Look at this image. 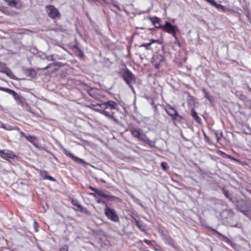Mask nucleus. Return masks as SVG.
Wrapping results in <instances>:
<instances>
[{"label":"nucleus","instance_id":"4c0bfd02","mask_svg":"<svg viewBox=\"0 0 251 251\" xmlns=\"http://www.w3.org/2000/svg\"><path fill=\"white\" fill-rule=\"evenodd\" d=\"M0 90L7 92V93H9V94H10L11 92L12 91V90L10 89L9 88H3V87H0Z\"/></svg>","mask_w":251,"mask_h":251},{"label":"nucleus","instance_id":"1a4fd4ad","mask_svg":"<svg viewBox=\"0 0 251 251\" xmlns=\"http://www.w3.org/2000/svg\"><path fill=\"white\" fill-rule=\"evenodd\" d=\"M10 94L13 96L17 104L20 105L22 107L25 105L26 100L23 96L19 95L13 90L12 91Z\"/></svg>","mask_w":251,"mask_h":251},{"label":"nucleus","instance_id":"864d4df0","mask_svg":"<svg viewBox=\"0 0 251 251\" xmlns=\"http://www.w3.org/2000/svg\"><path fill=\"white\" fill-rule=\"evenodd\" d=\"M20 134H21V136H23V137H25V136H26L25 133L23 131H20Z\"/></svg>","mask_w":251,"mask_h":251},{"label":"nucleus","instance_id":"c9c22d12","mask_svg":"<svg viewBox=\"0 0 251 251\" xmlns=\"http://www.w3.org/2000/svg\"><path fill=\"white\" fill-rule=\"evenodd\" d=\"M152 44V42H150L149 43H144L143 44H142L140 47H145L146 48L147 50H149L150 49V47L151 46V45Z\"/></svg>","mask_w":251,"mask_h":251},{"label":"nucleus","instance_id":"20e7f679","mask_svg":"<svg viewBox=\"0 0 251 251\" xmlns=\"http://www.w3.org/2000/svg\"><path fill=\"white\" fill-rule=\"evenodd\" d=\"M104 213L107 217L112 221L114 222L119 221V216L114 209L106 206L104 210Z\"/></svg>","mask_w":251,"mask_h":251},{"label":"nucleus","instance_id":"ddd939ff","mask_svg":"<svg viewBox=\"0 0 251 251\" xmlns=\"http://www.w3.org/2000/svg\"><path fill=\"white\" fill-rule=\"evenodd\" d=\"M64 153L67 156L70 157L72 159L75 161L76 162L78 163V164H82L85 163L83 159L79 158L76 156H75L73 153H70L69 151H67L66 150H64Z\"/></svg>","mask_w":251,"mask_h":251},{"label":"nucleus","instance_id":"a18cd8bd","mask_svg":"<svg viewBox=\"0 0 251 251\" xmlns=\"http://www.w3.org/2000/svg\"><path fill=\"white\" fill-rule=\"evenodd\" d=\"M167 164L166 162H163L161 163V167L163 169V170H166L167 169L166 166Z\"/></svg>","mask_w":251,"mask_h":251},{"label":"nucleus","instance_id":"ea45409f","mask_svg":"<svg viewBox=\"0 0 251 251\" xmlns=\"http://www.w3.org/2000/svg\"><path fill=\"white\" fill-rule=\"evenodd\" d=\"M54 55H51L50 56H46L45 58L49 61H53L55 60V58H54Z\"/></svg>","mask_w":251,"mask_h":251},{"label":"nucleus","instance_id":"49530a36","mask_svg":"<svg viewBox=\"0 0 251 251\" xmlns=\"http://www.w3.org/2000/svg\"><path fill=\"white\" fill-rule=\"evenodd\" d=\"M46 179H48V180H50L52 181H55V180H56V179L54 177H53L51 176H50L49 175L48 176V177Z\"/></svg>","mask_w":251,"mask_h":251},{"label":"nucleus","instance_id":"de8ad7c7","mask_svg":"<svg viewBox=\"0 0 251 251\" xmlns=\"http://www.w3.org/2000/svg\"><path fill=\"white\" fill-rule=\"evenodd\" d=\"M210 4H211L212 6H215L216 4V2L214 0H211L210 2H209Z\"/></svg>","mask_w":251,"mask_h":251},{"label":"nucleus","instance_id":"aec40b11","mask_svg":"<svg viewBox=\"0 0 251 251\" xmlns=\"http://www.w3.org/2000/svg\"><path fill=\"white\" fill-rule=\"evenodd\" d=\"M6 2L9 6L11 7H15L18 8L20 7V5L18 3V0H4Z\"/></svg>","mask_w":251,"mask_h":251},{"label":"nucleus","instance_id":"7ed1b4c3","mask_svg":"<svg viewBox=\"0 0 251 251\" xmlns=\"http://www.w3.org/2000/svg\"><path fill=\"white\" fill-rule=\"evenodd\" d=\"M165 109L167 114L172 117L173 120L180 121L182 120V117L180 115L176 109L171 105H169Z\"/></svg>","mask_w":251,"mask_h":251},{"label":"nucleus","instance_id":"a878e982","mask_svg":"<svg viewBox=\"0 0 251 251\" xmlns=\"http://www.w3.org/2000/svg\"><path fill=\"white\" fill-rule=\"evenodd\" d=\"M165 241H166V242L168 245H169L170 246H171V247H172L174 248H176V246L175 244V241L171 237H170L169 236L166 237L165 238Z\"/></svg>","mask_w":251,"mask_h":251},{"label":"nucleus","instance_id":"473e14b6","mask_svg":"<svg viewBox=\"0 0 251 251\" xmlns=\"http://www.w3.org/2000/svg\"><path fill=\"white\" fill-rule=\"evenodd\" d=\"M244 103L248 107L251 108V100L247 98Z\"/></svg>","mask_w":251,"mask_h":251},{"label":"nucleus","instance_id":"b1692460","mask_svg":"<svg viewBox=\"0 0 251 251\" xmlns=\"http://www.w3.org/2000/svg\"><path fill=\"white\" fill-rule=\"evenodd\" d=\"M0 65L3 66V70H0V71L5 73L8 76H10L12 74L11 71L8 68H7L4 64L1 63Z\"/></svg>","mask_w":251,"mask_h":251},{"label":"nucleus","instance_id":"338daca9","mask_svg":"<svg viewBox=\"0 0 251 251\" xmlns=\"http://www.w3.org/2000/svg\"><path fill=\"white\" fill-rule=\"evenodd\" d=\"M144 251H150L149 250H145Z\"/></svg>","mask_w":251,"mask_h":251},{"label":"nucleus","instance_id":"e2e57ef3","mask_svg":"<svg viewBox=\"0 0 251 251\" xmlns=\"http://www.w3.org/2000/svg\"><path fill=\"white\" fill-rule=\"evenodd\" d=\"M205 0L209 3V2H210L211 0Z\"/></svg>","mask_w":251,"mask_h":251},{"label":"nucleus","instance_id":"4468645a","mask_svg":"<svg viewBox=\"0 0 251 251\" xmlns=\"http://www.w3.org/2000/svg\"><path fill=\"white\" fill-rule=\"evenodd\" d=\"M149 19L156 28H161L162 29L163 25H161V20L160 18L154 16L149 17Z\"/></svg>","mask_w":251,"mask_h":251},{"label":"nucleus","instance_id":"bb28decb","mask_svg":"<svg viewBox=\"0 0 251 251\" xmlns=\"http://www.w3.org/2000/svg\"><path fill=\"white\" fill-rule=\"evenodd\" d=\"M101 104H102V103H96L95 104L92 103L91 104L87 105V106L88 107H89V108L92 109L93 110L95 111V109H101L100 106V105H101Z\"/></svg>","mask_w":251,"mask_h":251},{"label":"nucleus","instance_id":"0e129e2a","mask_svg":"<svg viewBox=\"0 0 251 251\" xmlns=\"http://www.w3.org/2000/svg\"><path fill=\"white\" fill-rule=\"evenodd\" d=\"M151 104H152V105H154V102H153V100H152Z\"/></svg>","mask_w":251,"mask_h":251},{"label":"nucleus","instance_id":"6e6552de","mask_svg":"<svg viewBox=\"0 0 251 251\" xmlns=\"http://www.w3.org/2000/svg\"><path fill=\"white\" fill-rule=\"evenodd\" d=\"M162 30L164 31L169 33H174V31H178V29L176 25H173L170 22L166 21L162 26Z\"/></svg>","mask_w":251,"mask_h":251},{"label":"nucleus","instance_id":"603ef678","mask_svg":"<svg viewBox=\"0 0 251 251\" xmlns=\"http://www.w3.org/2000/svg\"><path fill=\"white\" fill-rule=\"evenodd\" d=\"M177 31H174V33H171L170 34H172L173 36L176 38V39H177V37L176 36V33Z\"/></svg>","mask_w":251,"mask_h":251},{"label":"nucleus","instance_id":"412c9836","mask_svg":"<svg viewBox=\"0 0 251 251\" xmlns=\"http://www.w3.org/2000/svg\"><path fill=\"white\" fill-rule=\"evenodd\" d=\"M141 140L144 143L148 144L151 147H153L154 146V143L150 140L148 137H146V136L145 134L144 136H142Z\"/></svg>","mask_w":251,"mask_h":251},{"label":"nucleus","instance_id":"680f3d73","mask_svg":"<svg viewBox=\"0 0 251 251\" xmlns=\"http://www.w3.org/2000/svg\"><path fill=\"white\" fill-rule=\"evenodd\" d=\"M205 0L209 3V2H210L211 0Z\"/></svg>","mask_w":251,"mask_h":251},{"label":"nucleus","instance_id":"2eb2a0df","mask_svg":"<svg viewBox=\"0 0 251 251\" xmlns=\"http://www.w3.org/2000/svg\"><path fill=\"white\" fill-rule=\"evenodd\" d=\"M132 223L135 222L136 226L139 228V229L144 232L146 234L147 233V232L145 230V225L141 221H139L137 220L136 218L133 217Z\"/></svg>","mask_w":251,"mask_h":251},{"label":"nucleus","instance_id":"09e8293b","mask_svg":"<svg viewBox=\"0 0 251 251\" xmlns=\"http://www.w3.org/2000/svg\"><path fill=\"white\" fill-rule=\"evenodd\" d=\"M34 226L35 227L36 231H37L38 229L37 228L38 227V224L36 221L34 222Z\"/></svg>","mask_w":251,"mask_h":251},{"label":"nucleus","instance_id":"5fc2aeb1","mask_svg":"<svg viewBox=\"0 0 251 251\" xmlns=\"http://www.w3.org/2000/svg\"><path fill=\"white\" fill-rule=\"evenodd\" d=\"M113 5H114L115 7H116L118 10H120V7H119L118 5H116V4H115V3H114V4H113Z\"/></svg>","mask_w":251,"mask_h":251},{"label":"nucleus","instance_id":"c03bdc74","mask_svg":"<svg viewBox=\"0 0 251 251\" xmlns=\"http://www.w3.org/2000/svg\"><path fill=\"white\" fill-rule=\"evenodd\" d=\"M143 242H144L145 243H146L147 244H148V245H149L150 246H152V242L151 240H147V239H144L143 240Z\"/></svg>","mask_w":251,"mask_h":251},{"label":"nucleus","instance_id":"5701e85b","mask_svg":"<svg viewBox=\"0 0 251 251\" xmlns=\"http://www.w3.org/2000/svg\"><path fill=\"white\" fill-rule=\"evenodd\" d=\"M25 73L28 76L34 78L36 76V72L32 69H27L25 71Z\"/></svg>","mask_w":251,"mask_h":251},{"label":"nucleus","instance_id":"f257e3e1","mask_svg":"<svg viewBox=\"0 0 251 251\" xmlns=\"http://www.w3.org/2000/svg\"><path fill=\"white\" fill-rule=\"evenodd\" d=\"M121 76L132 92L135 93V90L132 86V84L136 82V77L134 75L130 70L126 68L121 72Z\"/></svg>","mask_w":251,"mask_h":251},{"label":"nucleus","instance_id":"774afa93","mask_svg":"<svg viewBox=\"0 0 251 251\" xmlns=\"http://www.w3.org/2000/svg\"><path fill=\"white\" fill-rule=\"evenodd\" d=\"M250 192V193L251 194V190Z\"/></svg>","mask_w":251,"mask_h":251},{"label":"nucleus","instance_id":"a211bd4d","mask_svg":"<svg viewBox=\"0 0 251 251\" xmlns=\"http://www.w3.org/2000/svg\"><path fill=\"white\" fill-rule=\"evenodd\" d=\"M72 49L74 51L76 55L79 57L80 58H82L84 57V54L82 51L77 45H74Z\"/></svg>","mask_w":251,"mask_h":251},{"label":"nucleus","instance_id":"e433bc0d","mask_svg":"<svg viewBox=\"0 0 251 251\" xmlns=\"http://www.w3.org/2000/svg\"><path fill=\"white\" fill-rule=\"evenodd\" d=\"M215 7L218 9L221 10L222 11H224L225 9V7L224 6L218 3H216Z\"/></svg>","mask_w":251,"mask_h":251},{"label":"nucleus","instance_id":"7c9ffc66","mask_svg":"<svg viewBox=\"0 0 251 251\" xmlns=\"http://www.w3.org/2000/svg\"><path fill=\"white\" fill-rule=\"evenodd\" d=\"M99 195H97V198H95L97 199V202L99 203H102L105 204L107 206V202L103 199L100 198Z\"/></svg>","mask_w":251,"mask_h":251},{"label":"nucleus","instance_id":"423d86ee","mask_svg":"<svg viewBox=\"0 0 251 251\" xmlns=\"http://www.w3.org/2000/svg\"><path fill=\"white\" fill-rule=\"evenodd\" d=\"M46 11L49 17L55 19L60 17L59 11L53 5L46 6Z\"/></svg>","mask_w":251,"mask_h":251},{"label":"nucleus","instance_id":"8fccbe9b","mask_svg":"<svg viewBox=\"0 0 251 251\" xmlns=\"http://www.w3.org/2000/svg\"><path fill=\"white\" fill-rule=\"evenodd\" d=\"M158 232L161 233V234H164V230L163 228H161V227H159L158 228Z\"/></svg>","mask_w":251,"mask_h":251},{"label":"nucleus","instance_id":"a19ab883","mask_svg":"<svg viewBox=\"0 0 251 251\" xmlns=\"http://www.w3.org/2000/svg\"><path fill=\"white\" fill-rule=\"evenodd\" d=\"M215 136H216L217 141H219L222 137V132L219 133L217 131H216L215 133Z\"/></svg>","mask_w":251,"mask_h":251},{"label":"nucleus","instance_id":"f3484780","mask_svg":"<svg viewBox=\"0 0 251 251\" xmlns=\"http://www.w3.org/2000/svg\"><path fill=\"white\" fill-rule=\"evenodd\" d=\"M237 207L239 210L244 214L248 211V207L247 206V204L243 201H241V203H239Z\"/></svg>","mask_w":251,"mask_h":251},{"label":"nucleus","instance_id":"2f4dec72","mask_svg":"<svg viewBox=\"0 0 251 251\" xmlns=\"http://www.w3.org/2000/svg\"><path fill=\"white\" fill-rule=\"evenodd\" d=\"M26 139L31 143H33L36 140V138L35 136H31L30 135L25 136Z\"/></svg>","mask_w":251,"mask_h":251},{"label":"nucleus","instance_id":"dca6fc26","mask_svg":"<svg viewBox=\"0 0 251 251\" xmlns=\"http://www.w3.org/2000/svg\"><path fill=\"white\" fill-rule=\"evenodd\" d=\"M131 133L132 136L140 140L142 139V136L144 135V134L142 132L140 129L133 128L131 130Z\"/></svg>","mask_w":251,"mask_h":251},{"label":"nucleus","instance_id":"79ce46f5","mask_svg":"<svg viewBox=\"0 0 251 251\" xmlns=\"http://www.w3.org/2000/svg\"><path fill=\"white\" fill-rule=\"evenodd\" d=\"M222 153L224 154L226 156V157L227 158H229L230 159H231V160H233L234 161H238V160L234 158H233V157H232L231 155H228V154H226L223 152H222Z\"/></svg>","mask_w":251,"mask_h":251},{"label":"nucleus","instance_id":"0eeeda50","mask_svg":"<svg viewBox=\"0 0 251 251\" xmlns=\"http://www.w3.org/2000/svg\"><path fill=\"white\" fill-rule=\"evenodd\" d=\"M85 90L87 92L90 96L97 100H100L102 98V96L98 93L99 90L96 88L87 86Z\"/></svg>","mask_w":251,"mask_h":251},{"label":"nucleus","instance_id":"c756f323","mask_svg":"<svg viewBox=\"0 0 251 251\" xmlns=\"http://www.w3.org/2000/svg\"><path fill=\"white\" fill-rule=\"evenodd\" d=\"M73 204L74 205L76 206L81 212L86 214L89 213V211L86 208L83 207L81 205L78 203H75L74 202H73Z\"/></svg>","mask_w":251,"mask_h":251},{"label":"nucleus","instance_id":"58836bf2","mask_svg":"<svg viewBox=\"0 0 251 251\" xmlns=\"http://www.w3.org/2000/svg\"><path fill=\"white\" fill-rule=\"evenodd\" d=\"M22 107H23L27 111L32 113L31 108L28 105V104L26 103V102L25 103V105L22 106Z\"/></svg>","mask_w":251,"mask_h":251},{"label":"nucleus","instance_id":"c85d7f7f","mask_svg":"<svg viewBox=\"0 0 251 251\" xmlns=\"http://www.w3.org/2000/svg\"><path fill=\"white\" fill-rule=\"evenodd\" d=\"M202 92L204 94V97L207 99L210 102L213 101V97L206 91L205 89H202Z\"/></svg>","mask_w":251,"mask_h":251},{"label":"nucleus","instance_id":"cd10ccee","mask_svg":"<svg viewBox=\"0 0 251 251\" xmlns=\"http://www.w3.org/2000/svg\"><path fill=\"white\" fill-rule=\"evenodd\" d=\"M222 191L223 194H224L225 196L227 198L229 201H230L232 202H234V201L233 200L232 197L230 196V195L229 194V192L227 190L223 189Z\"/></svg>","mask_w":251,"mask_h":251},{"label":"nucleus","instance_id":"9b49d317","mask_svg":"<svg viewBox=\"0 0 251 251\" xmlns=\"http://www.w3.org/2000/svg\"><path fill=\"white\" fill-rule=\"evenodd\" d=\"M0 152L1 155H0V156L3 159L8 160V158L14 159L17 158V156L11 151L0 150Z\"/></svg>","mask_w":251,"mask_h":251},{"label":"nucleus","instance_id":"052dcab7","mask_svg":"<svg viewBox=\"0 0 251 251\" xmlns=\"http://www.w3.org/2000/svg\"><path fill=\"white\" fill-rule=\"evenodd\" d=\"M205 0L209 3V2H210L211 0Z\"/></svg>","mask_w":251,"mask_h":251},{"label":"nucleus","instance_id":"4d7b16f0","mask_svg":"<svg viewBox=\"0 0 251 251\" xmlns=\"http://www.w3.org/2000/svg\"><path fill=\"white\" fill-rule=\"evenodd\" d=\"M247 89L249 91L251 92V88L249 86H248Z\"/></svg>","mask_w":251,"mask_h":251},{"label":"nucleus","instance_id":"4be33fe9","mask_svg":"<svg viewBox=\"0 0 251 251\" xmlns=\"http://www.w3.org/2000/svg\"><path fill=\"white\" fill-rule=\"evenodd\" d=\"M191 115L193 119L198 123H201V119L198 116L197 112L194 109H192L191 111Z\"/></svg>","mask_w":251,"mask_h":251},{"label":"nucleus","instance_id":"f704fd0d","mask_svg":"<svg viewBox=\"0 0 251 251\" xmlns=\"http://www.w3.org/2000/svg\"><path fill=\"white\" fill-rule=\"evenodd\" d=\"M237 96L240 99V100H242L243 102L247 98V97L245 95H244L242 94H240L239 95H237Z\"/></svg>","mask_w":251,"mask_h":251},{"label":"nucleus","instance_id":"9d476101","mask_svg":"<svg viewBox=\"0 0 251 251\" xmlns=\"http://www.w3.org/2000/svg\"><path fill=\"white\" fill-rule=\"evenodd\" d=\"M100 106L101 109L109 108L111 110H113L117 108L118 104L114 101L108 100L107 102L102 103V104Z\"/></svg>","mask_w":251,"mask_h":251},{"label":"nucleus","instance_id":"72a5a7b5","mask_svg":"<svg viewBox=\"0 0 251 251\" xmlns=\"http://www.w3.org/2000/svg\"><path fill=\"white\" fill-rule=\"evenodd\" d=\"M40 175L43 179H46L48 176V173L45 171H41L40 172Z\"/></svg>","mask_w":251,"mask_h":251},{"label":"nucleus","instance_id":"39448f33","mask_svg":"<svg viewBox=\"0 0 251 251\" xmlns=\"http://www.w3.org/2000/svg\"><path fill=\"white\" fill-rule=\"evenodd\" d=\"M164 62V57L161 54H155L152 57L151 63L156 69H158Z\"/></svg>","mask_w":251,"mask_h":251},{"label":"nucleus","instance_id":"bf43d9fd","mask_svg":"<svg viewBox=\"0 0 251 251\" xmlns=\"http://www.w3.org/2000/svg\"><path fill=\"white\" fill-rule=\"evenodd\" d=\"M15 129L19 130V128L18 127H15Z\"/></svg>","mask_w":251,"mask_h":251},{"label":"nucleus","instance_id":"f8f14e48","mask_svg":"<svg viewBox=\"0 0 251 251\" xmlns=\"http://www.w3.org/2000/svg\"><path fill=\"white\" fill-rule=\"evenodd\" d=\"M63 66V64L62 63L59 62H56L55 63L49 64L46 67L42 68L41 70H42L43 71H45V70H46L51 68L52 66L57 67V68H54L51 70V73H54L55 71H56L58 68L62 67Z\"/></svg>","mask_w":251,"mask_h":251},{"label":"nucleus","instance_id":"13d9d810","mask_svg":"<svg viewBox=\"0 0 251 251\" xmlns=\"http://www.w3.org/2000/svg\"><path fill=\"white\" fill-rule=\"evenodd\" d=\"M247 89L249 91L251 92V88L249 86H248Z\"/></svg>","mask_w":251,"mask_h":251},{"label":"nucleus","instance_id":"69168bd1","mask_svg":"<svg viewBox=\"0 0 251 251\" xmlns=\"http://www.w3.org/2000/svg\"><path fill=\"white\" fill-rule=\"evenodd\" d=\"M100 181H101V182H103V183H104V182H105V181H104V180L101 179Z\"/></svg>","mask_w":251,"mask_h":251},{"label":"nucleus","instance_id":"3c124183","mask_svg":"<svg viewBox=\"0 0 251 251\" xmlns=\"http://www.w3.org/2000/svg\"><path fill=\"white\" fill-rule=\"evenodd\" d=\"M89 1H98V2H101V1H104L105 0H88Z\"/></svg>","mask_w":251,"mask_h":251},{"label":"nucleus","instance_id":"37998d69","mask_svg":"<svg viewBox=\"0 0 251 251\" xmlns=\"http://www.w3.org/2000/svg\"><path fill=\"white\" fill-rule=\"evenodd\" d=\"M68 246L67 245H64L60 249V251H68Z\"/></svg>","mask_w":251,"mask_h":251},{"label":"nucleus","instance_id":"6e6d98bb","mask_svg":"<svg viewBox=\"0 0 251 251\" xmlns=\"http://www.w3.org/2000/svg\"><path fill=\"white\" fill-rule=\"evenodd\" d=\"M158 41V40H155L152 39V40H151V42H152V43H155V42H157Z\"/></svg>","mask_w":251,"mask_h":251},{"label":"nucleus","instance_id":"f03ea898","mask_svg":"<svg viewBox=\"0 0 251 251\" xmlns=\"http://www.w3.org/2000/svg\"><path fill=\"white\" fill-rule=\"evenodd\" d=\"M89 188L95 192L89 193L90 195L93 196L94 198H97V195H99L101 197L107 198L109 200L117 199V198L115 196L110 195L109 193L106 191L100 190L91 186H89Z\"/></svg>","mask_w":251,"mask_h":251},{"label":"nucleus","instance_id":"393cba45","mask_svg":"<svg viewBox=\"0 0 251 251\" xmlns=\"http://www.w3.org/2000/svg\"><path fill=\"white\" fill-rule=\"evenodd\" d=\"M105 109H95V111H97L100 112V113L106 116L108 118H111L112 117V115L109 112L105 111Z\"/></svg>","mask_w":251,"mask_h":251},{"label":"nucleus","instance_id":"6ab92c4d","mask_svg":"<svg viewBox=\"0 0 251 251\" xmlns=\"http://www.w3.org/2000/svg\"><path fill=\"white\" fill-rule=\"evenodd\" d=\"M211 230H212L213 231L214 234H217L218 235V237L219 238H221L222 240H223L224 241H225L227 243H229L230 242V240L227 237L225 236L222 234H221V233H220L218 231H217L216 229H213V228H211Z\"/></svg>","mask_w":251,"mask_h":251}]
</instances>
